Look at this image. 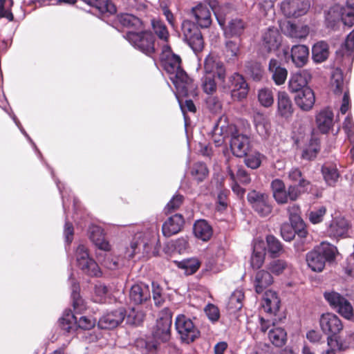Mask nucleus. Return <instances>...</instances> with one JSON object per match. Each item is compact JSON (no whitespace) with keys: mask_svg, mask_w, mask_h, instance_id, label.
<instances>
[{"mask_svg":"<svg viewBox=\"0 0 354 354\" xmlns=\"http://www.w3.org/2000/svg\"><path fill=\"white\" fill-rule=\"evenodd\" d=\"M180 64V57L175 54H171L166 55L163 66L167 73L171 75L170 79L178 92L186 96L191 88L192 80L181 68Z\"/></svg>","mask_w":354,"mask_h":354,"instance_id":"1","label":"nucleus"},{"mask_svg":"<svg viewBox=\"0 0 354 354\" xmlns=\"http://www.w3.org/2000/svg\"><path fill=\"white\" fill-rule=\"evenodd\" d=\"M337 252L336 248L328 243L322 242L306 254L308 267L314 272H322L326 261H333Z\"/></svg>","mask_w":354,"mask_h":354,"instance_id":"2","label":"nucleus"},{"mask_svg":"<svg viewBox=\"0 0 354 354\" xmlns=\"http://www.w3.org/2000/svg\"><path fill=\"white\" fill-rule=\"evenodd\" d=\"M322 330L328 335L327 343L330 347H337L339 350L344 349L338 342L337 335L343 329L340 319L333 313L323 314L319 319Z\"/></svg>","mask_w":354,"mask_h":354,"instance_id":"3","label":"nucleus"},{"mask_svg":"<svg viewBox=\"0 0 354 354\" xmlns=\"http://www.w3.org/2000/svg\"><path fill=\"white\" fill-rule=\"evenodd\" d=\"M175 328L180 340L184 343L193 342L200 336V331L192 320L184 315H178L176 317Z\"/></svg>","mask_w":354,"mask_h":354,"instance_id":"4","label":"nucleus"},{"mask_svg":"<svg viewBox=\"0 0 354 354\" xmlns=\"http://www.w3.org/2000/svg\"><path fill=\"white\" fill-rule=\"evenodd\" d=\"M126 38L136 48L147 55H150L156 50L155 39L151 31H142L136 32L129 31Z\"/></svg>","mask_w":354,"mask_h":354,"instance_id":"5","label":"nucleus"},{"mask_svg":"<svg viewBox=\"0 0 354 354\" xmlns=\"http://www.w3.org/2000/svg\"><path fill=\"white\" fill-rule=\"evenodd\" d=\"M75 259L78 268L91 277H100V269L97 263L89 256L87 248L80 244L75 250Z\"/></svg>","mask_w":354,"mask_h":354,"instance_id":"6","label":"nucleus"},{"mask_svg":"<svg viewBox=\"0 0 354 354\" xmlns=\"http://www.w3.org/2000/svg\"><path fill=\"white\" fill-rule=\"evenodd\" d=\"M230 147L234 156L238 158L245 156L250 149V138L241 133L234 126L230 134Z\"/></svg>","mask_w":354,"mask_h":354,"instance_id":"7","label":"nucleus"},{"mask_svg":"<svg viewBox=\"0 0 354 354\" xmlns=\"http://www.w3.org/2000/svg\"><path fill=\"white\" fill-rule=\"evenodd\" d=\"M247 198L252 209L261 216H267L272 212V206L268 194L252 190Z\"/></svg>","mask_w":354,"mask_h":354,"instance_id":"8","label":"nucleus"},{"mask_svg":"<svg viewBox=\"0 0 354 354\" xmlns=\"http://www.w3.org/2000/svg\"><path fill=\"white\" fill-rule=\"evenodd\" d=\"M171 315L167 309L162 313V316L157 319L153 330V337L157 342L169 341L171 335Z\"/></svg>","mask_w":354,"mask_h":354,"instance_id":"9","label":"nucleus"},{"mask_svg":"<svg viewBox=\"0 0 354 354\" xmlns=\"http://www.w3.org/2000/svg\"><path fill=\"white\" fill-rule=\"evenodd\" d=\"M184 40L194 52L200 51L203 47V39L198 24H182Z\"/></svg>","mask_w":354,"mask_h":354,"instance_id":"10","label":"nucleus"},{"mask_svg":"<svg viewBox=\"0 0 354 354\" xmlns=\"http://www.w3.org/2000/svg\"><path fill=\"white\" fill-rule=\"evenodd\" d=\"M310 8L308 0H283L281 10L288 18H297L304 15Z\"/></svg>","mask_w":354,"mask_h":354,"instance_id":"11","label":"nucleus"},{"mask_svg":"<svg viewBox=\"0 0 354 354\" xmlns=\"http://www.w3.org/2000/svg\"><path fill=\"white\" fill-rule=\"evenodd\" d=\"M126 317V310L123 308L108 312L98 321V326L102 329L111 330L118 327Z\"/></svg>","mask_w":354,"mask_h":354,"instance_id":"12","label":"nucleus"},{"mask_svg":"<svg viewBox=\"0 0 354 354\" xmlns=\"http://www.w3.org/2000/svg\"><path fill=\"white\" fill-rule=\"evenodd\" d=\"M282 37L277 28L269 27L262 35V48L268 53L277 50L281 46Z\"/></svg>","mask_w":354,"mask_h":354,"instance_id":"13","label":"nucleus"},{"mask_svg":"<svg viewBox=\"0 0 354 354\" xmlns=\"http://www.w3.org/2000/svg\"><path fill=\"white\" fill-rule=\"evenodd\" d=\"M230 82L231 95L234 100L240 101L247 97L248 85L241 75L234 73L230 77Z\"/></svg>","mask_w":354,"mask_h":354,"instance_id":"14","label":"nucleus"},{"mask_svg":"<svg viewBox=\"0 0 354 354\" xmlns=\"http://www.w3.org/2000/svg\"><path fill=\"white\" fill-rule=\"evenodd\" d=\"M204 71L207 75H216L217 77L224 81L225 78V69L222 62L213 54H209L204 61Z\"/></svg>","mask_w":354,"mask_h":354,"instance_id":"15","label":"nucleus"},{"mask_svg":"<svg viewBox=\"0 0 354 354\" xmlns=\"http://www.w3.org/2000/svg\"><path fill=\"white\" fill-rule=\"evenodd\" d=\"M282 32L292 39H304L310 32V28L305 24H280Z\"/></svg>","mask_w":354,"mask_h":354,"instance_id":"16","label":"nucleus"},{"mask_svg":"<svg viewBox=\"0 0 354 354\" xmlns=\"http://www.w3.org/2000/svg\"><path fill=\"white\" fill-rule=\"evenodd\" d=\"M311 79V74L308 70H302L295 73L290 76L288 82V88L292 93H298L304 88H307V84Z\"/></svg>","mask_w":354,"mask_h":354,"instance_id":"17","label":"nucleus"},{"mask_svg":"<svg viewBox=\"0 0 354 354\" xmlns=\"http://www.w3.org/2000/svg\"><path fill=\"white\" fill-rule=\"evenodd\" d=\"M151 298V291L148 285L140 283L133 285L129 291L130 301L135 305H140Z\"/></svg>","mask_w":354,"mask_h":354,"instance_id":"18","label":"nucleus"},{"mask_svg":"<svg viewBox=\"0 0 354 354\" xmlns=\"http://www.w3.org/2000/svg\"><path fill=\"white\" fill-rule=\"evenodd\" d=\"M287 212L290 223L297 227L298 236L304 238L307 235V230L304 221L301 218L300 207L297 204H292L287 207Z\"/></svg>","mask_w":354,"mask_h":354,"instance_id":"19","label":"nucleus"},{"mask_svg":"<svg viewBox=\"0 0 354 354\" xmlns=\"http://www.w3.org/2000/svg\"><path fill=\"white\" fill-rule=\"evenodd\" d=\"M296 104L303 111H310L315 102L314 92L309 87L304 88L295 96Z\"/></svg>","mask_w":354,"mask_h":354,"instance_id":"20","label":"nucleus"},{"mask_svg":"<svg viewBox=\"0 0 354 354\" xmlns=\"http://www.w3.org/2000/svg\"><path fill=\"white\" fill-rule=\"evenodd\" d=\"M277 114L286 119L292 117L294 112L292 102L285 91H280L277 95Z\"/></svg>","mask_w":354,"mask_h":354,"instance_id":"21","label":"nucleus"},{"mask_svg":"<svg viewBox=\"0 0 354 354\" xmlns=\"http://www.w3.org/2000/svg\"><path fill=\"white\" fill-rule=\"evenodd\" d=\"M184 219L181 214H176L170 216L162 225V231L165 236L169 237L181 230Z\"/></svg>","mask_w":354,"mask_h":354,"instance_id":"22","label":"nucleus"},{"mask_svg":"<svg viewBox=\"0 0 354 354\" xmlns=\"http://www.w3.org/2000/svg\"><path fill=\"white\" fill-rule=\"evenodd\" d=\"M328 15L337 19H327V22H354V7L348 5L345 8H333Z\"/></svg>","mask_w":354,"mask_h":354,"instance_id":"23","label":"nucleus"},{"mask_svg":"<svg viewBox=\"0 0 354 354\" xmlns=\"http://www.w3.org/2000/svg\"><path fill=\"white\" fill-rule=\"evenodd\" d=\"M223 118H220L212 130V140L216 146L221 145L225 138L230 137L231 132L234 129V125L221 124Z\"/></svg>","mask_w":354,"mask_h":354,"instance_id":"24","label":"nucleus"},{"mask_svg":"<svg viewBox=\"0 0 354 354\" xmlns=\"http://www.w3.org/2000/svg\"><path fill=\"white\" fill-rule=\"evenodd\" d=\"M309 49L306 45H295L291 48L290 57L297 67L304 66L308 60Z\"/></svg>","mask_w":354,"mask_h":354,"instance_id":"25","label":"nucleus"},{"mask_svg":"<svg viewBox=\"0 0 354 354\" xmlns=\"http://www.w3.org/2000/svg\"><path fill=\"white\" fill-rule=\"evenodd\" d=\"M348 228V222L344 218L336 217L329 225L328 233L330 236L340 237L347 233Z\"/></svg>","mask_w":354,"mask_h":354,"instance_id":"26","label":"nucleus"},{"mask_svg":"<svg viewBox=\"0 0 354 354\" xmlns=\"http://www.w3.org/2000/svg\"><path fill=\"white\" fill-rule=\"evenodd\" d=\"M337 58L341 57L352 62L354 57V30L347 36L345 42L336 52Z\"/></svg>","mask_w":354,"mask_h":354,"instance_id":"27","label":"nucleus"},{"mask_svg":"<svg viewBox=\"0 0 354 354\" xmlns=\"http://www.w3.org/2000/svg\"><path fill=\"white\" fill-rule=\"evenodd\" d=\"M316 124L322 133H326L333 124V113L329 109L322 110L316 116Z\"/></svg>","mask_w":354,"mask_h":354,"instance_id":"28","label":"nucleus"},{"mask_svg":"<svg viewBox=\"0 0 354 354\" xmlns=\"http://www.w3.org/2000/svg\"><path fill=\"white\" fill-rule=\"evenodd\" d=\"M261 305L265 312L275 313L279 309L280 300L275 292L268 290L265 292Z\"/></svg>","mask_w":354,"mask_h":354,"instance_id":"29","label":"nucleus"},{"mask_svg":"<svg viewBox=\"0 0 354 354\" xmlns=\"http://www.w3.org/2000/svg\"><path fill=\"white\" fill-rule=\"evenodd\" d=\"M90 239L100 250L107 252L111 250V245L105 240L103 230L100 227L93 226L91 227Z\"/></svg>","mask_w":354,"mask_h":354,"instance_id":"30","label":"nucleus"},{"mask_svg":"<svg viewBox=\"0 0 354 354\" xmlns=\"http://www.w3.org/2000/svg\"><path fill=\"white\" fill-rule=\"evenodd\" d=\"M331 89L335 95H340L345 91L348 92L347 83L344 81L342 71L336 68L333 71L330 81Z\"/></svg>","mask_w":354,"mask_h":354,"instance_id":"31","label":"nucleus"},{"mask_svg":"<svg viewBox=\"0 0 354 354\" xmlns=\"http://www.w3.org/2000/svg\"><path fill=\"white\" fill-rule=\"evenodd\" d=\"M322 173L327 185L335 186L340 175L336 165L326 162L322 167Z\"/></svg>","mask_w":354,"mask_h":354,"instance_id":"32","label":"nucleus"},{"mask_svg":"<svg viewBox=\"0 0 354 354\" xmlns=\"http://www.w3.org/2000/svg\"><path fill=\"white\" fill-rule=\"evenodd\" d=\"M273 283V277L270 272L261 270L257 272L254 281L255 290L261 293L264 289Z\"/></svg>","mask_w":354,"mask_h":354,"instance_id":"33","label":"nucleus"},{"mask_svg":"<svg viewBox=\"0 0 354 354\" xmlns=\"http://www.w3.org/2000/svg\"><path fill=\"white\" fill-rule=\"evenodd\" d=\"M193 230L196 237L203 241H208L212 236V227L205 220L197 221L194 225Z\"/></svg>","mask_w":354,"mask_h":354,"instance_id":"34","label":"nucleus"},{"mask_svg":"<svg viewBox=\"0 0 354 354\" xmlns=\"http://www.w3.org/2000/svg\"><path fill=\"white\" fill-rule=\"evenodd\" d=\"M269 70L272 73V79L277 85H281L285 82L288 75L287 70L281 67L277 60L270 59Z\"/></svg>","mask_w":354,"mask_h":354,"instance_id":"35","label":"nucleus"},{"mask_svg":"<svg viewBox=\"0 0 354 354\" xmlns=\"http://www.w3.org/2000/svg\"><path fill=\"white\" fill-rule=\"evenodd\" d=\"M313 59L317 63H322L327 59L329 55L328 45L325 41H319L312 48Z\"/></svg>","mask_w":354,"mask_h":354,"instance_id":"36","label":"nucleus"},{"mask_svg":"<svg viewBox=\"0 0 354 354\" xmlns=\"http://www.w3.org/2000/svg\"><path fill=\"white\" fill-rule=\"evenodd\" d=\"M92 7L96 8L102 13L114 15L117 12L115 6L110 0H82Z\"/></svg>","mask_w":354,"mask_h":354,"instance_id":"37","label":"nucleus"},{"mask_svg":"<svg viewBox=\"0 0 354 354\" xmlns=\"http://www.w3.org/2000/svg\"><path fill=\"white\" fill-rule=\"evenodd\" d=\"M319 150V139L313 135L310 140L308 146L304 149L301 158L305 160H311L316 158Z\"/></svg>","mask_w":354,"mask_h":354,"instance_id":"38","label":"nucleus"},{"mask_svg":"<svg viewBox=\"0 0 354 354\" xmlns=\"http://www.w3.org/2000/svg\"><path fill=\"white\" fill-rule=\"evenodd\" d=\"M268 337L273 345L277 347H281L287 342V333L281 327H276L271 329L268 333Z\"/></svg>","mask_w":354,"mask_h":354,"instance_id":"39","label":"nucleus"},{"mask_svg":"<svg viewBox=\"0 0 354 354\" xmlns=\"http://www.w3.org/2000/svg\"><path fill=\"white\" fill-rule=\"evenodd\" d=\"M267 251L270 257L277 258L283 252V245L281 242L273 235L266 236Z\"/></svg>","mask_w":354,"mask_h":354,"instance_id":"40","label":"nucleus"},{"mask_svg":"<svg viewBox=\"0 0 354 354\" xmlns=\"http://www.w3.org/2000/svg\"><path fill=\"white\" fill-rule=\"evenodd\" d=\"M262 248L261 243H255L254 246L250 263L252 267L254 269L260 268L264 262L266 252Z\"/></svg>","mask_w":354,"mask_h":354,"instance_id":"41","label":"nucleus"},{"mask_svg":"<svg viewBox=\"0 0 354 354\" xmlns=\"http://www.w3.org/2000/svg\"><path fill=\"white\" fill-rule=\"evenodd\" d=\"M59 325L64 330L71 333L77 326V318L71 311H66L59 319Z\"/></svg>","mask_w":354,"mask_h":354,"instance_id":"42","label":"nucleus"},{"mask_svg":"<svg viewBox=\"0 0 354 354\" xmlns=\"http://www.w3.org/2000/svg\"><path fill=\"white\" fill-rule=\"evenodd\" d=\"M243 299V292L241 290H236L232 292L229 298L227 308L232 311L241 309Z\"/></svg>","mask_w":354,"mask_h":354,"instance_id":"43","label":"nucleus"},{"mask_svg":"<svg viewBox=\"0 0 354 354\" xmlns=\"http://www.w3.org/2000/svg\"><path fill=\"white\" fill-rule=\"evenodd\" d=\"M226 37H239L244 30L243 24H219Z\"/></svg>","mask_w":354,"mask_h":354,"instance_id":"44","label":"nucleus"},{"mask_svg":"<svg viewBox=\"0 0 354 354\" xmlns=\"http://www.w3.org/2000/svg\"><path fill=\"white\" fill-rule=\"evenodd\" d=\"M288 178L292 182H298L299 186L303 189V191L308 190V186L310 182L302 176V173L299 168L293 167L288 171Z\"/></svg>","mask_w":354,"mask_h":354,"instance_id":"45","label":"nucleus"},{"mask_svg":"<svg viewBox=\"0 0 354 354\" xmlns=\"http://www.w3.org/2000/svg\"><path fill=\"white\" fill-rule=\"evenodd\" d=\"M334 309L346 319H351L353 317V308L344 297L342 298V301H339Z\"/></svg>","mask_w":354,"mask_h":354,"instance_id":"46","label":"nucleus"},{"mask_svg":"<svg viewBox=\"0 0 354 354\" xmlns=\"http://www.w3.org/2000/svg\"><path fill=\"white\" fill-rule=\"evenodd\" d=\"M245 71L255 81L261 80L263 71L261 65L257 62H248L245 65Z\"/></svg>","mask_w":354,"mask_h":354,"instance_id":"47","label":"nucleus"},{"mask_svg":"<svg viewBox=\"0 0 354 354\" xmlns=\"http://www.w3.org/2000/svg\"><path fill=\"white\" fill-rule=\"evenodd\" d=\"M192 13L197 22H212L211 12L206 6L198 4L192 9Z\"/></svg>","mask_w":354,"mask_h":354,"instance_id":"48","label":"nucleus"},{"mask_svg":"<svg viewBox=\"0 0 354 354\" xmlns=\"http://www.w3.org/2000/svg\"><path fill=\"white\" fill-rule=\"evenodd\" d=\"M177 265L179 268L185 270V274L189 275L198 270L200 262L197 259H189L178 262Z\"/></svg>","mask_w":354,"mask_h":354,"instance_id":"49","label":"nucleus"},{"mask_svg":"<svg viewBox=\"0 0 354 354\" xmlns=\"http://www.w3.org/2000/svg\"><path fill=\"white\" fill-rule=\"evenodd\" d=\"M208 169L205 164L202 162H197L194 164L192 168V176L198 182L203 181L208 176Z\"/></svg>","mask_w":354,"mask_h":354,"instance_id":"50","label":"nucleus"},{"mask_svg":"<svg viewBox=\"0 0 354 354\" xmlns=\"http://www.w3.org/2000/svg\"><path fill=\"white\" fill-rule=\"evenodd\" d=\"M274 259L267 265V269L270 272L279 275L288 268V264L285 260Z\"/></svg>","mask_w":354,"mask_h":354,"instance_id":"51","label":"nucleus"},{"mask_svg":"<svg viewBox=\"0 0 354 354\" xmlns=\"http://www.w3.org/2000/svg\"><path fill=\"white\" fill-rule=\"evenodd\" d=\"M102 254L100 253H97V258L100 261L102 266L104 268L111 270H115L120 267L118 258L116 257H113L111 254H105L103 259H101Z\"/></svg>","mask_w":354,"mask_h":354,"instance_id":"52","label":"nucleus"},{"mask_svg":"<svg viewBox=\"0 0 354 354\" xmlns=\"http://www.w3.org/2000/svg\"><path fill=\"white\" fill-rule=\"evenodd\" d=\"M258 100L264 107H270L274 102L272 91L269 88H261L258 92Z\"/></svg>","mask_w":354,"mask_h":354,"instance_id":"53","label":"nucleus"},{"mask_svg":"<svg viewBox=\"0 0 354 354\" xmlns=\"http://www.w3.org/2000/svg\"><path fill=\"white\" fill-rule=\"evenodd\" d=\"M183 200L184 197L180 194L174 196L165 207V214H171L177 210L182 205Z\"/></svg>","mask_w":354,"mask_h":354,"instance_id":"54","label":"nucleus"},{"mask_svg":"<svg viewBox=\"0 0 354 354\" xmlns=\"http://www.w3.org/2000/svg\"><path fill=\"white\" fill-rule=\"evenodd\" d=\"M12 4V0H0V18H5L8 21L13 20V15L10 11Z\"/></svg>","mask_w":354,"mask_h":354,"instance_id":"55","label":"nucleus"},{"mask_svg":"<svg viewBox=\"0 0 354 354\" xmlns=\"http://www.w3.org/2000/svg\"><path fill=\"white\" fill-rule=\"evenodd\" d=\"M298 232L297 227L293 226L292 223L291 225L283 223L281 227V236L286 241H292L296 234L298 235Z\"/></svg>","mask_w":354,"mask_h":354,"instance_id":"56","label":"nucleus"},{"mask_svg":"<svg viewBox=\"0 0 354 354\" xmlns=\"http://www.w3.org/2000/svg\"><path fill=\"white\" fill-rule=\"evenodd\" d=\"M245 164L248 167L252 169H257L261 163V155L259 152H254L252 154L245 156Z\"/></svg>","mask_w":354,"mask_h":354,"instance_id":"57","label":"nucleus"},{"mask_svg":"<svg viewBox=\"0 0 354 354\" xmlns=\"http://www.w3.org/2000/svg\"><path fill=\"white\" fill-rule=\"evenodd\" d=\"M326 213V208L324 206L314 209L309 213V220L313 224L319 223L323 221Z\"/></svg>","mask_w":354,"mask_h":354,"instance_id":"58","label":"nucleus"},{"mask_svg":"<svg viewBox=\"0 0 354 354\" xmlns=\"http://www.w3.org/2000/svg\"><path fill=\"white\" fill-rule=\"evenodd\" d=\"M225 53L229 60H235L239 53V45L231 41L226 42Z\"/></svg>","mask_w":354,"mask_h":354,"instance_id":"59","label":"nucleus"},{"mask_svg":"<svg viewBox=\"0 0 354 354\" xmlns=\"http://www.w3.org/2000/svg\"><path fill=\"white\" fill-rule=\"evenodd\" d=\"M145 314L142 311L132 308L127 316V323L131 325H139L144 319Z\"/></svg>","mask_w":354,"mask_h":354,"instance_id":"60","label":"nucleus"},{"mask_svg":"<svg viewBox=\"0 0 354 354\" xmlns=\"http://www.w3.org/2000/svg\"><path fill=\"white\" fill-rule=\"evenodd\" d=\"M152 29L158 37L164 42H167L169 34L163 24H151Z\"/></svg>","mask_w":354,"mask_h":354,"instance_id":"61","label":"nucleus"},{"mask_svg":"<svg viewBox=\"0 0 354 354\" xmlns=\"http://www.w3.org/2000/svg\"><path fill=\"white\" fill-rule=\"evenodd\" d=\"M214 75H207L203 78V88L207 94H212L216 91V84L214 81Z\"/></svg>","mask_w":354,"mask_h":354,"instance_id":"62","label":"nucleus"},{"mask_svg":"<svg viewBox=\"0 0 354 354\" xmlns=\"http://www.w3.org/2000/svg\"><path fill=\"white\" fill-rule=\"evenodd\" d=\"M325 299L328 302L329 305L335 308L339 301H342V298L344 297L339 293L331 291V292H325L324 294Z\"/></svg>","mask_w":354,"mask_h":354,"instance_id":"63","label":"nucleus"},{"mask_svg":"<svg viewBox=\"0 0 354 354\" xmlns=\"http://www.w3.org/2000/svg\"><path fill=\"white\" fill-rule=\"evenodd\" d=\"M207 109L212 113H218L221 110L222 104L217 97L209 96L206 100Z\"/></svg>","mask_w":354,"mask_h":354,"instance_id":"64","label":"nucleus"}]
</instances>
